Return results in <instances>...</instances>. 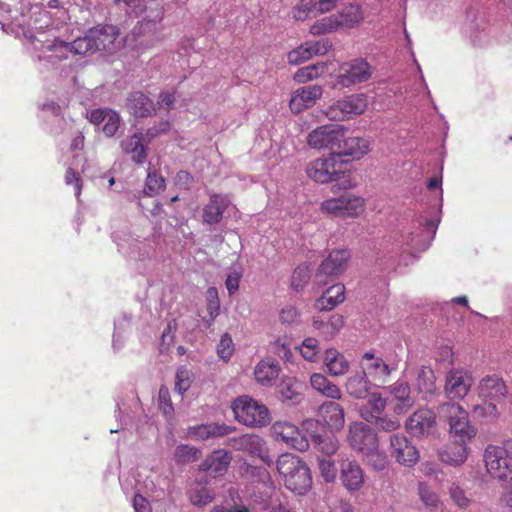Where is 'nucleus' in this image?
Instances as JSON below:
<instances>
[{
	"label": "nucleus",
	"instance_id": "f257e3e1",
	"mask_svg": "<svg viewBox=\"0 0 512 512\" xmlns=\"http://www.w3.org/2000/svg\"><path fill=\"white\" fill-rule=\"evenodd\" d=\"M24 37L32 45L34 58L44 62L47 68L55 67L73 54L70 43L58 39L53 29L44 31L42 26L33 27L24 32Z\"/></svg>",
	"mask_w": 512,
	"mask_h": 512
},
{
	"label": "nucleus",
	"instance_id": "f03ea898",
	"mask_svg": "<svg viewBox=\"0 0 512 512\" xmlns=\"http://www.w3.org/2000/svg\"><path fill=\"white\" fill-rule=\"evenodd\" d=\"M276 465L287 489L297 495H304L310 490L312 486L311 472L300 457L285 453L278 457Z\"/></svg>",
	"mask_w": 512,
	"mask_h": 512
},
{
	"label": "nucleus",
	"instance_id": "7ed1b4c3",
	"mask_svg": "<svg viewBox=\"0 0 512 512\" xmlns=\"http://www.w3.org/2000/svg\"><path fill=\"white\" fill-rule=\"evenodd\" d=\"M488 475L499 482H512V438L501 444H489L483 452Z\"/></svg>",
	"mask_w": 512,
	"mask_h": 512
},
{
	"label": "nucleus",
	"instance_id": "20e7f679",
	"mask_svg": "<svg viewBox=\"0 0 512 512\" xmlns=\"http://www.w3.org/2000/svg\"><path fill=\"white\" fill-rule=\"evenodd\" d=\"M438 413L448 425L451 436L460 442H470L477 434L467 411L456 402H446L439 406Z\"/></svg>",
	"mask_w": 512,
	"mask_h": 512
},
{
	"label": "nucleus",
	"instance_id": "39448f33",
	"mask_svg": "<svg viewBox=\"0 0 512 512\" xmlns=\"http://www.w3.org/2000/svg\"><path fill=\"white\" fill-rule=\"evenodd\" d=\"M235 419L245 426L264 427L271 422L270 412L266 405L244 395L236 398L232 405Z\"/></svg>",
	"mask_w": 512,
	"mask_h": 512
},
{
	"label": "nucleus",
	"instance_id": "423d86ee",
	"mask_svg": "<svg viewBox=\"0 0 512 512\" xmlns=\"http://www.w3.org/2000/svg\"><path fill=\"white\" fill-rule=\"evenodd\" d=\"M114 242L123 254L130 258L145 260L155 255L159 246V237L145 238L141 240L125 232H116L113 235Z\"/></svg>",
	"mask_w": 512,
	"mask_h": 512
},
{
	"label": "nucleus",
	"instance_id": "0eeeda50",
	"mask_svg": "<svg viewBox=\"0 0 512 512\" xmlns=\"http://www.w3.org/2000/svg\"><path fill=\"white\" fill-rule=\"evenodd\" d=\"M347 160L338 159V154L330 153L328 157L317 158L306 167L307 176L317 183L338 180L346 170Z\"/></svg>",
	"mask_w": 512,
	"mask_h": 512
},
{
	"label": "nucleus",
	"instance_id": "6e6552de",
	"mask_svg": "<svg viewBox=\"0 0 512 512\" xmlns=\"http://www.w3.org/2000/svg\"><path fill=\"white\" fill-rule=\"evenodd\" d=\"M323 213L339 217H356L364 212L365 200L351 193H344L340 197L330 198L320 205Z\"/></svg>",
	"mask_w": 512,
	"mask_h": 512
},
{
	"label": "nucleus",
	"instance_id": "1a4fd4ad",
	"mask_svg": "<svg viewBox=\"0 0 512 512\" xmlns=\"http://www.w3.org/2000/svg\"><path fill=\"white\" fill-rule=\"evenodd\" d=\"M346 128L338 124L322 125L312 130L307 136L308 145L317 150L328 149L337 152L343 142Z\"/></svg>",
	"mask_w": 512,
	"mask_h": 512
},
{
	"label": "nucleus",
	"instance_id": "9d476101",
	"mask_svg": "<svg viewBox=\"0 0 512 512\" xmlns=\"http://www.w3.org/2000/svg\"><path fill=\"white\" fill-rule=\"evenodd\" d=\"M367 105V97L364 94H352L337 100L327 108L325 114L330 120L343 121L362 114Z\"/></svg>",
	"mask_w": 512,
	"mask_h": 512
},
{
	"label": "nucleus",
	"instance_id": "9b49d317",
	"mask_svg": "<svg viewBox=\"0 0 512 512\" xmlns=\"http://www.w3.org/2000/svg\"><path fill=\"white\" fill-rule=\"evenodd\" d=\"M371 75L372 68L365 59H353L340 65L336 84L343 88H349L369 80Z\"/></svg>",
	"mask_w": 512,
	"mask_h": 512
},
{
	"label": "nucleus",
	"instance_id": "f8f14e48",
	"mask_svg": "<svg viewBox=\"0 0 512 512\" xmlns=\"http://www.w3.org/2000/svg\"><path fill=\"white\" fill-rule=\"evenodd\" d=\"M473 382L471 372L463 368H452L446 374L444 392L450 400L464 399Z\"/></svg>",
	"mask_w": 512,
	"mask_h": 512
},
{
	"label": "nucleus",
	"instance_id": "ddd939ff",
	"mask_svg": "<svg viewBox=\"0 0 512 512\" xmlns=\"http://www.w3.org/2000/svg\"><path fill=\"white\" fill-rule=\"evenodd\" d=\"M360 367L375 386H381L388 382L391 373L396 370L395 366L390 365L382 357L370 351L363 354Z\"/></svg>",
	"mask_w": 512,
	"mask_h": 512
},
{
	"label": "nucleus",
	"instance_id": "4468645a",
	"mask_svg": "<svg viewBox=\"0 0 512 512\" xmlns=\"http://www.w3.org/2000/svg\"><path fill=\"white\" fill-rule=\"evenodd\" d=\"M349 259L350 252L347 249L331 251L317 269L316 278L318 283L326 284L328 280H332L343 273Z\"/></svg>",
	"mask_w": 512,
	"mask_h": 512
},
{
	"label": "nucleus",
	"instance_id": "2eb2a0df",
	"mask_svg": "<svg viewBox=\"0 0 512 512\" xmlns=\"http://www.w3.org/2000/svg\"><path fill=\"white\" fill-rule=\"evenodd\" d=\"M271 433L277 441H282L298 451H306L309 448L307 436L292 423L275 422L271 427Z\"/></svg>",
	"mask_w": 512,
	"mask_h": 512
},
{
	"label": "nucleus",
	"instance_id": "dca6fc26",
	"mask_svg": "<svg viewBox=\"0 0 512 512\" xmlns=\"http://www.w3.org/2000/svg\"><path fill=\"white\" fill-rule=\"evenodd\" d=\"M227 446L236 451L247 452L253 457H259L263 462L270 464L271 459L267 453L266 443L258 435L244 434L237 437H230L227 439Z\"/></svg>",
	"mask_w": 512,
	"mask_h": 512
},
{
	"label": "nucleus",
	"instance_id": "f3484780",
	"mask_svg": "<svg viewBox=\"0 0 512 512\" xmlns=\"http://www.w3.org/2000/svg\"><path fill=\"white\" fill-rule=\"evenodd\" d=\"M389 452L397 463L406 467L414 466L419 460L417 448L403 434L395 433L390 436Z\"/></svg>",
	"mask_w": 512,
	"mask_h": 512
},
{
	"label": "nucleus",
	"instance_id": "a211bd4d",
	"mask_svg": "<svg viewBox=\"0 0 512 512\" xmlns=\"http://www.w3.org/2000/svg\"><path fill=\"white\" fill-rule=\"evenodd\" d=\"M348 441L354 450L364 454L378 445L377 434L365 423L354 422L349 427Z\"/></svg>",
	"mask_w": 512,
	"mask_h": 512
},
{
	"label": "nucleus",
	"instance_id": "6ab92c4d",
	"mask_svg": "<svg viewBox=\"0 0 512 512\" xmlns=\"http://www.w3.org/2000/svg\"><path fill=\"white\" fill-rule=\"evenodd\" d=\"M92 30L96 31L94 37L98 46V51H104L112 54L123 46L124 39L116 26L98 25L92 28Z\"/></svg>",
	"mask_w": 512,
	"mask_h": 512
},
{
	"label": "nucleus",
	"instance_id": "aec40b11",
	"mask_svg": "<svg viewBox=\"0 0 512 512\" xmlns=\"http://www.w3.org/2000/svg\"><path fill=\"white\" fill-rule=\"evenodd\" d=\"M322 94L323 89L319 85H308L295 90L289 101L291 112L297 114L314 106Z\"/></svg>",
	"mask_w": 512,
	"mask_h": 512
},
{
	"label": "nucleus",
	"instance_id": "412c9836",
	"mask_svg": "<svg viewBox=\"0 0 512 512\" xmlns=\"http://www.w3.org/2000/svg\"><path fill=\"white\" fill-rule=\"evenodd\" d=\"M391 396L389 404L396 414H404L414 405V398L411 396L410 386L405 381H397L387 387Z\"/></svg>",
	"mask_w": 512,
	"mask_h": 512
},
{
	"label": "nucleus",
	"instance_id": "4be33fe9",
	"mask_svg": "<svg viewBox=\"0 0 512 512\" xmlns=\"http://www.w3.org/2000/svg\"><path fill=\"white\" fill-rule=\"evenodd\" d=\"M477 390L482 400L495 403L505 399L508 392L504 381L497 375H487L482 378L478 384Z\"/></svg>",
	"mask_w": 512,
	"mask_h": 512
},
{
	"label": "nucleus",
	"instance_id": "5701e85b",
	"mask_svg": "<svg viewBox=\"0 0 512 512\" xmlns=\"http://www.w3.org/2000/svg\"><path fill=\"white\" fill-rule=\"evenodd\" d=\"M340 480L348 491H358L364 483V472L357 461L343 459L340 463Z\"/></svg>",
	"mask_w": 512,
	"mask_h": 512
},
{
	"label": "nucleus",
	"instance_id": "b1692460",
	"mask_svg": "<svg viewBox=\"0 0 512 512\" xmlns=\"http://www.w3.org/2000/svg\"><path fill=\"white\" fill-rule=\"evenodd\" d=\"M435 426V414L428 409H419L406 421V428L416 437L428 435Z\"/></svg>",
	"mask_w": 512,
	"mask_h": 512
},
{
	"label": "nucleus",
	"instance_id": "393cba45",
	"mask_svg": "<svg viewBox=\"0 0 512 512\" xmlns=\"http://www.w3.org/2000/svg\"><path fill=\"white\" fill-rule=\"evenodd\" d=\"M318 414L330 431H340L344 427L345 413L339 403L325 401L319 407Z\"/></svg>",
	"mask_w": 512,
	"mask_h": 512
},
{
	"label": "nucleus",
	"instance_id": "a878e982",
	"mask_svg": "<svg viewBox=\"0 0 512 512\" xmlns=\"http://www.w3.org/2000/svg\"><path fill=\"white\" fill-rule=\"evenodd\" d=\"M143 141V133L138 131L123 139L120 143L122 151L129 155L136 164H143L147 158V146Z\"/></svg>",
	"mask_w": 512,
	"mask_h": 512
},
{
	"label": "nucleus",
	"instance_id": "bb28decb",
	"mask_svg": "<svg viewBox=\"0 0 512 512\" xmlns=\"http://www.w3.org/2000/svg\"><path fill=\"white\" fill-rule=\"evenodd\" d=\"M126 106L130 114L136 118L151 116L156 111L153 101L140 91L128 96Z\"/></svg>",
	"mask_w": 512,
	"mask_h": 512
},
{
	"label": "nucleus",
	"instance_id": "cd10ccee",
	"mask_svg": "<svg viewBox=\"0 0 512 512\" xmlns=\"http://www.w3.org/2000/svg\"><path fill=\"white\" fill-rule=\"evenodd\" d=\"M468 442L454 440L439 452L441 461L451 466H460L465 463L469 454Z\"/></svg>",
	"mask_w": 512,
	"mask_h": 512
},
{
	"label": "nucleus",
	"instance_id": "c85d7f7f",
	"mask_svg": "<svg viewBox=\"0 0 512 512\" xmlns=\"http://www.w3.org/2000/svg\"><path fill=\"white\" fill-rule=\"evenodd\" d=\"M369 151V142L360 137H348L343 136V142H341L340 147L337 152H333L334 154H338V159H343L344 156H349L353 159H360Z\"/></svg>",
	"mask_w": 512,
	"mask_h": 512
},
{
	"label": "nucleus",
	"instance_id": "c756f323",
	"mask_svg": "<svg viewBox=\"0 0 512 512\" xmlns=\"http://www.w3.org/2000/svg\"><path fill=\"white\" fill-rule=\"evenodd\" d=\"M373 386V381L362 370L348 377L345 383L346 392L355 399L367 398Z\"/></svg>",
	"mask_w": 512,
	"mask_h": 512
},
{
	"label": "nucleus",
	"instance_id": "7c9ffc66",
	"mask_svg": "<svg viewBox=\"0 0 512 512\" xmlns=\"http://www.w3.org/2000/svg\"><path fill=\"white\" fill-rule=\"evenodd\" d=\"M230 199L225 195L213 194L203 210V221L207 224H217L221 221L225 209L230 205Z\"/></svg>",
	"mask_w": 512,
	"mask_h": 512
},
{
	"label": "nucleus",
	"instance_id": "2f4dec72",
	"mask_svg": "<svg viewBox=\"0 0 512 512\" xmlns=\"http://www.w3.org/2000/svg\"><path fill=\"white\" fill-rule=\"evenodd\" d=\"M232 457L229 452L225 450L213 451L201 464V470L209 472L213 476L224 474L230 463Z\"/></svg>",
	"mask_w": 512,
	"mask_h": 512
},
{
	"label": "nucleus",
	"instance_id": "473e14b6",
	"mask_svg": "<svg viewBox=\"0 0 512 512\" xmlns=\"http://www.w3.org/2000/svg\"><path fill=\"white\" fill-rule=\"evenodd\" d=\"M323 361L330 376H343L349 371V361L335 348H329L325 351Z\"/></svg>",
	"mask_w": 512,
	"mask_h": 512
},
{
	"label": "nucleus",
	"instance_id": "72a5a7b5",
	"mask_svg": "<svg viewBox=\"0 0 512 512\" xmlns=\"http://www.w3.org/2000/svg\"><path fill=\"white\" fill-rule=\"evenodd\" d=\"M85 164H86L85 159L80 157L79 154H76L73 157L72 162L68 166L65 176H64L65 184L67 186H73L74 194L77 199L80 198V195L82 192V186H83V181L80 176V172L77 171V169L80 168L81 172H84Z\"/></svg>",
	"mask_w": 512,
	"mask_h": 512
},
{
	"label": "nucleus",
	"instance_id": "f704fd0d",
	"mask_svg": "<svg viewBox=\"0 0 512 512\" xmlns=\"http://www.w3.org/2000/svg\"><path fill=\"white\" fill-rule=\"evenodd\" d=\"M231 427L219 424H200L188 428L187 435L195 440H207L216 436H224L231 432Z\"/></svg>",
	"mask_w": 512,
	"mask_h": 512
},
{
	"label": "nucleus",
	"instance_id": "c9c22d12",
	"mask_svg": "<svg viewBox=\"0 0 512 512\" xmlns=\"http://www.w3.org/2000/svg\"><path fill=\"white\" fill-rule=\"evenodd\" d=\"M279 372L280 367L278 362L274 359L262 360L254 369L256 381L263 386L272 385L274 380L278 377Z\"/></svg>",
	"mask_w": 512,
	"mask_h": 512
},
{
	"label": "nucleus",
	"instance_id": "e433bc0d",
	"mask_svg": "<svg viewBox=\"0 0 512 512\" xmlns=\"http://www.w3.org/2000/svg\"><path fill=\"white\" fill-rule=\"evenodd\" d=\"M310 384L324 397L333 400H339L342 397L341 389L321 373H313L310 376Z\"/></svg>",
	"mask_w": 512,
	"mask_h": 512
},
{
	"label": "nucleus",
	"instance_id": "4c0bfd02",
	"mask_svg": "<svg viewBox=\"0 0 512 512\" xmlns=\"http://www.w3.org/2000/svg\"><path fill=\"white\" fill-rule=\"evenodd\" d=\"M157 23L143 20L133 29V36L140 47L148 48L157 41Z\"/></svg>",
	"mask_w": 512,
	"mask_h": 512
},
{
	"label": "nucleus",
	"instance_id": "58836bf2",
	"mask_svg": "<svg viewBox=\"0 0 512 512\" xmlns=\"http://www.w3.org/2000/svg\"><path fill=\"white\" fill-rule=\"evenodd\" d=\"M345 299V287L343 284H334L329 287L323 295L317 300L316 308L318 310H331L336 305L342 303Z\"/></svg>",
	"mask_w": 512,
	"mask_h": 512
},
{
	"label": "nucleus",
	"instance_id": "ea45409f",
	"mask_svg": "<svg viewBox=\"0 0 512 512\" xmlns=\"http://www.w3.org/2000/svg\"><path fill=\"white\" fill-rule=\"evenodd\" d=\"M447 494L451 502L460 510H467L472 504V497L458 481H451L447 485Z\"/></svg>",
	"mask_w": 512,
	"mask_h": 512
},
{
	"label": "nucleus",
	"instance_id": "a19ab883",
	"mask_svg": "<svg viewBox=\"0 0 512 512\" xmlns=\"http://www.w3.org/2000/svg\"><path fill=\"white\" fill-rule=\"evenodd\" d=\"M416 385L423 397L434 395L437 390L434 371L430 367L423 366L418 371Z\"/></svg>",
	"mask_w": 512,
	"mask_h": 512
},
{
	"label": "nucleus",
	"instance_id": "79ce46f5",
	"mask_svg": "<svg viewBox=\"0 0 512 512\" xmlns=\"http://www.w3.org/2000/svg\"><path fill=\"white\" fill-rule=\"evenodd\" d=\"M95 33L96 31H93L91 28L86 31L82 37H78L73 42H71L70 46L73 54L87 55L97 52L98 46L94 37Z\"/></svg>",
	"mask_w": 512,
	"mask_h": 512
},
{
	"label": "nucleus",
	"instance_id": "37998d69",
	"mask_svg": "<svg viewBox=\"0 0 512 512\" xmlns=\"http://www.w3.org/2000/svg\"><path fill=\"white\" fill-rule=\"evenodd\" d=\"M473 416L485 422H492L499 417L497 403L483 400L481 404H476L472 409Z\"/></svg>",
	"mask_w": 512,
	"mask_h": 512
},
{
	"label": "nucleus",
	"instance_id": "c03bdc74",
	"mask_svg": "<svg viewBox=\"0 0 512 512\" xmlns=\"http://www.w3.org/2000/svg\"><path fill=\"white\" fill-rule=\"evenodd\" d=\"M336 16H340L341 27H353L363 19L361 7L356 4H349L345 6Z\"/></svg>",
	"mask_w": 512,
	"mask_h": 512
},
{
	"label": "nucleus",
	"instance_id": "a18cd8bd",
	"mask_svg": "<svg viewBox=\"0 0 512 512\" xmlns=\"http://www.w3.org/2000/svg\"><path fill=\"white\" fill-rule=\"evenodd\" d=\"M340 16H336L332 14L327 17H323L316 21L310 27V33L312 35H322L326 33H331L340 28Z\"/></svg>",
	"mask_w": 512,
	"mask_h": 512
},
{
	"label": "nucleus",
	"instance_id": "49530a36",
	"mask_svg": "<svg viewBox=\"0 0 512 512\" xmlns=\"http://www.w3.org/2000/svg\"><path fill=\"white\" fill-rule=\"evenodd\" d=\"M165 188V179L156 173V171L151 170L149 166L147 169V177L145 186L143 189V194L149 197H153L163 191Z\"/></svg>",
	"mask_w": 512,
	"mask_h": 512
},
{
	"label": "nucleus",
	"instance_id": "de8ad7c7",
	"mask_svg": "<svg viewBox=\"0 0 512 512\" xmlns=\"http://www.w3.org/2000/svg\"><path fill=\"white\" fill-rule=\"evenodd\" d=\"M418 495L424 506L430 509L431 511L433 509L444 507L439 495L425 483H419Z\"/></svg>",
	"mask_w": 512,
	"mask_h": 512
},
{
	"label": "nucleus",
	"instance_id": "09e8293b",
	"mask_svg": "<svg viewBox=\"0 0 512 512\" xmlns=\"http://www.w3.org/2000/svg\"><path fill=\"white\" fill-rule=\"evenodd\" d=\"M297 384L292 378H283L279 383L277 389L278 394L283 402L292 401L299 402L300 394L297 391Z\"/></svg>",
	"mask_w": 512,
	"mask_h": 512
},
{
	"label": "nucleus",
	"instance_id": "8fccbe9b",
	"mask_svg": "<svg viewBox=\"0 0 512 512\" xmlns=\"http://www.w3.org/2000/svg\"><path fill=\"white\" fill-rule=\"evenodd\" d=\"M325 71L326 65L324 63L312 64L298 69L294 75V80L298 83H305L318 78L323 75Z\"/></svg>",
	"mask_w": 512,
	"mask_h": 512
},
{
	"label": "nucleus",
	"instance_id": "3c124183",
	"mask_svg": "<svg viewBox=\"0 0 512 512\" xmlns=\"http://www.w3.org/2000/svg\"><path fill=\"white\" fill-rule=\"evenodd\" d=\"M361 415L365 420L374 423V425L379 430H382V431L393 432V431H396L400 427V421L395 417L371 414V419H369L364 414V412H362Z\"/></svg>",
	"mask_w": 512,
	"mask_h": 512
},
{
	"label": "nucleus",
	"instance_id": "603ef678",
	"mask_svg": "<svg viewBox=\"0 0 512 512\" xmlns=\"http://www.w3.org/2000/svg\"><path fill=\"white\" fill-rule=\"evenodd\" d=\"M313 444L325 455H332L334 454L338 448L339 443L337 438L332 433L325 432L324 434H321L319 437L316 438V440L313 442Z\"/></svg>",
	"mask_w": 512,
	"mask_h": 512
},
{
	"label": "nucleus",
	"instance_id": "864d4df0",
	"mask_svg": "<svg viewBox=\"0 0 512 512\" xmlns=\"http://www.w3.org/2000/svg\"><path fill=\"white\" fill-rule=\"evenodd\" d=\"M437 226L438 222L434 220H427L425 223L424 231L427 234H430L429 239L424 240L422 238H416L412 235L411 239L407 242V244L410 245L411 247L417 248L422 251L426 250L430 246L431 239L434 237L436 233Z\"/></svg>",
	"mask_w": 512,
	"mask_h": 512
},
{
	"label": "nucleus",
	"instance_id": "5fc2aeb1",
	"mask_svg": "<svg viewBox=\"0 0 512 512\" xmlns=\"http://www.w3.org/2000/svg\"><path fill=\"white\" fill-rule=\"evenodd\" d=\"M313 56L312 42H305L296 49L290 51L287 58L289 64L298 65L303 61L309 60Z\"/></svg>",
	"mask_w": 512,
	"mask_h": 512
},
{
	"label": "nucleus",
	"instance_id": "6e6d98bb",
	"mask_svg": "<svg viewBox=\"0 0 512 512\" xmlns=\"http://www.w3.org/2000/svg\"><path fill=\"white\" fill-rule=\"evenodd\" d=\"M367 464L374 470L381 471L387 466V456L384 452L379 450V444L376 445L375 449L364 452Z\"/></svg>",
	"mask_w": 512,
	"mask_h": 512
},
{
	"label": "nucleus",
	"instance_id": "4d7b16f0",
	"mask_svg": "<svg viewBox=\"0 0 512 512\" xmlns=\"http://www.w3.org/2000/svg\"><path fill=\"white\" fill-rule=\"evenodd\" d=\"M300 353L305 360L315 362L319 354L318 340L313 337L304 339L300 346Z\"/></svg>",
	"mask_w": 512,
	"mask_h": 512
},
{
	"label": "nucleus",
	"instance_id": "13d9d810",
	"mask_svg": "<svg viewBox=\"0 0 512 512\" xmlns=\"http://www.w3.org/2000/svg\"><path fill=\"white\" fill-rule=\"evenodd\" d=\"M214 494L206 487L197 486L190 492V500L193 505L204 506L213 500Z\"/></svg>",
	"mask_w": 512,
	"mask_h": 512
},
{
	"label": "nucleus",
	"instance_id": "bf43d9fd",
	"mask_svg": "<svg viewBox=\"0 0 512 512\" xmlns=\"http://www.w3.org/2000/svg\"><path fill=\"white\" fill-rule=\"evenodd\" d=\"M198 453V449L186 444H181L176 447L174 451V458L178 463H188L196 460Z\"/></svg>",
	"mask_w": 512,
	"mask_h": 512
},
{
	"label": "nucleus",
	"instance_id": "052dcab7",
	"mask_svg": "<svg viewBox=\"0 0 512 512\" xmlns=\"http://www.w3.org/2000/svg\"><path fill=\"white\" fill-rule=\"evenodd\" d=\"M207 313L213 321L220 313V300L215 287H209L206 291Z\"/></svg>",
	"mask_w": 512,
	"mask_h": 512
},
{
	"label": "nucleus",
	"instance_id": "680f3d73",
	"mask_svg": "<svg viewBox=\"0 0 512 512\" xmlns=\"http://www.w3.org/2000/svg\"><path fill=\"white\" fill-rule=\"evenodd\" d=\"M310 279V269L306 264L297 266L292 274L291 284L295 290H300Z\"/></svg>",
	"mask_w": 512,
	"mask_h": 512
},
{
	"label": "nucleus",
	"instance_id": "e2e57ef3",
	"mask_svg": "<svg viewBox=\"0 0 512 512\" xmlns=\"http://www.w3.org/2000/svg\"><path fill=\"white\" fill-rule=\"evenodd\" d=\"M131 321V317L127 314H124L121 318L115 320L114 322V334L112 345L115 350H120L123 346V343L120 342L121 332L129 327Z\"/></svg>",
	"mask_w": 512,
	"mask_h": 512
},
{
	"label": "nucleus",
	"instance_id": "0e129e2a",
	"mask_svg": "<svg viewBox=\"0 0 512 512\" xmlns=\"http://www.w3.org/2000/svg\"><path fill=\"white\" fill-rule=\"evenodd\" d=\"M344 324L343 317L341 315H332L326 322L325 327L321 335L327 339H332L342 328Z\"/></svg>",
	"mask_w": 512,
	"mask_h": 512
},
{
	"label": "nucleus",
	"instance_id": "69168bd1",
	"mask_svg": "<svg viewBox=\"0 0 512 512\" xmlns=\"http://www.w3.org/2000/svg\"><path fill=\"white\" fill-rule=\"evenodd\" d=\"M318 466L321 476L326 482H333L337 476V468L334 462L328 458H319Z\"/></svg>",
	"mask_w": 512,
	"mask_h": 512
},
{
	"label": "nucleus",
	"instance_id": "338daca9",
	"mask_svg": "<svg viewBox=\"0 0 512 512\" xmlns=\"http://www.w3.org/2000/svg\"><path fill=\"white\" fill-rule=\"evenodd\" d=\"M120 116L113 110H110L106 116L105 122L103 124V132L107 137H113L119 129L120 126Z\"/></svg>",
	"mask_w": 512,
	"mask_h": 512
},
{
	"label": "nucleus",
	"instance_id": "774afa93",
	"mask_svg": "<svg viewBox=\"0 0 512 512\" xmlns=\"http://www.w3.org/2000/svg\"><path fill=\"white\" fill-rule=\"evenodd\" d=\"M314 10L315 0H300L294 8V18L297 21H305Z\"/></svg>",
	"mask_w": 512,
	"mask_h": 512
}]
</instances>
